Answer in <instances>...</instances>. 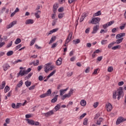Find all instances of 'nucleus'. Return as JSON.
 Returning a JSON list of instances; mask_svg holds the SVG:
<instances>
[{
    "label": "nucleus",
    "instance_id": "1",
    "mask_svg": "<svg viewBox=\"0 0 126 126\" xmlns=\"http://www.w3.org/2000/svg\"><path fill=\"white\" fill-rule=\"evenodd\" d=\"M117 96H118V100H120L122 97L125 96V93L124 92L123 87H120L117 91H114L113 92V99H117Z\"/></svg>",
    "mask_w": 126,
    "mask_h": 126
},
{
    "label": "nucleus",
    "instance_id": "2",
    "mask_svg": "<svg viewBox=\"0 0 126 126\" xmlns=\"http://www.w3.org/2000/svg\"><path fill=\"white\" fill-rule=\"evenodd\" d=\"M32 69L31 68H28L26 70L23 71L22 70H20L19 73L17 74L18 77H19L20 75L21 76H23V75H25V74H28L30 71H31Z\"/></svg>",
    "mask_w": 126,
    "mask_h": 126
},
{
    "label": "nucleus",
    "instance_id": "3",
    "mask_svg": "<svg viewBox=\"0 0 126 126\" xmlns=\"http://www.w3.org/2000/svg\"><path fill=\"white\" fill-rule=\"evenodd\" d=\"M52 64V63H48L46 64L44 67V71L46 73H48L49 71V70H53V68H54V67L52 65H51Z\"/></svg>",
    "mask_w": 126,
    "mask_h": 126
},
{
    "label": "nucleus",
    "instance_id": "4",
    "mask_svg": "<svg viewBox=\"0 0 126 126\" xmlns=\"http://www.w3.org/2000/svg\"><path fill=\"white\" fill-rule=\"evenodd\" d=\"M100 20H101V19L98 17L93 18L89 23H91L92 24H98V23L100 22Z\"/></svg>",
    "mask_w": 126,
    "mask_h": 126
},
{
    "label": "nucleus",
    "instance_id": "5",
    "mask_svg": "<svg viewBox=\"0 0 126 126\" xmlns=\"http://www.w3.org/2000/svg\"><path fill=\"white\" fill-rule=\"evenodd\" d=\"M126 119L124 118L123 117H119L116 121V125L117 126H118V125H120V124H122V123H124V122H126Z\"/></svg>",
    "mask_w": 126,
    "mask_h": 126
},
{
    "label": "nucleus",
    "instance_id": "6",
    "mask_svg": "<svg viewBox=\"0 0 126 126\" xmlns=\"http://www.w3.org/2000/svg\"><path fill=\"white\" fill-rule=\"evenodd\" d=\"M105 106L106 107L107 112H111L112 111V109H113V106L110 103H106Z\"/></svg>",
    "mask_w": 126,
    "mask_h": 126
},
{
    "label": "nucleus",
    "instance_id": "7",
    "mask_svg": "<svg viewBox=\"0 0 126 126\" xmlns=\"http://www.w3.org/2000/svg\"><path fill=\"white\" fill-rule=\"evenodd\" d=\"M99 24L98 25H96V26H94L93 28V31L92 32V34H95V33H97V32L98 30H99Z\"/></svg>",
    "mask_w": 126,
    "mask_h": 126
},
{
    "label": "nucleus",
    "instance_id": "8",
    "mask_svg": "<svg viewBox=\"0 0 126 126\" xmlns=\"http://www.w3.org/2000/svg\"><path fill=\"white\" fill-rule=\"evenodd\" d=\"M17 23V22H16V21H14L13 22L10 23L8 25H7L6 28L7 29H9V28L13 27V26H14V25H15V24H16Z\"/></svg>",
    "mask_w": 126,
    "mask_h": 126
},
{
    "label": "nucleus",
    "instance_id": "9",
    "mask_svg": "<svg viewBox=\"0 0 126 126\" xmlns=\"http://www.w3.org/2000/svg\"><path fill=\"white\" fill-rule=\"evenodd\" d=\"M125 36H126V33H120L116 35V39H120L123 38V37H125Z\"/></svg>",
    "mask_w": 126,
    "mask_h": 126
},
{
    "label": "nucleus",
    "instance_id": "10",
    "mask_svg": "<svg viewBox=\"0 0 126 126\" xmlns=\"http://www.w3.org/2000/svg\"><path fill=\"white\" fill-rule=\"evenodd\" d=\"M44 114L45 117H50V116H52V115H54V113L53 110H51Z\"/></svg>",
    "mask_w": 126,
    "mask_h": 126
},
{
    "label": "nucleus",
    "instance_id": "11",
    "mask_svg": "<svg viewBox=\"0 0 126 126\" xmlns=\"http://www.w3.org/2000/svg\"><path fill=\"white\" fill-rule=\"evenodd\" d=\"M2 67L4 71H6L10 67V66L7 63H5L3 65Z\"/></svg>",
    "mask_w": 126,
    "mask_h": 126
},
{
    "label": "nucleus",
    "instance_id": "12",
    "mask_svg": "<svg viewBox=\"0 0 126 126\" xmlns=\"http://www.w3.org/2000/svg\"><path fill=\"white\" fill-rule=\"evenodd\" d=\"M59 7V4H58V3H55L53 5V12L54 13H56V12H57V10L58 9V8Z\"/></svg>",
    "mask_w": 126,
    "mask_h": 126
},
{
    "label": "nucleus",
    "instance_id": "13",
    "mask_svg": "<svg viewBox=\"0 0 126 126\" xmlns=\"http://www.w3.org/2000/svg\"><path fill=\"white\" fill-rule=\"evenodd\" d=\"M71 37H72V32H70L66 39V43H69Z\"/></svg>",
    "mask_w": 126,
    "mask_h": 126
},
{
    "label": "nucleus",
    "instance_id": "14",
    "mask_svg": "<svg viewBox=\"0 0 126 126\" xmlns=\"http://www.w3.org/2000/svg\"><path fill=\"white\" fill-rule=\"evenodd\" d=\"M63 63V59L62 58H59L56 61L57 65H61Z\"/></svg>",
    "mask_w": 126,
    "mask_h": 126
},
{
    "label": "nucleus",
    "instance_id": "15",
    "mask_svg": "<svg viewBox=\"0 0 126 126\" xmlns=\"http://www.w3.org/2000/svg\"><path fill=\"white\" fill-rule=\"evenodd\" d=\"M34 23V20L32 19H28L26 21V24L27 25L28 24H33Z\"/></svg>",
    "mask_w": 126,
    "mask_h": 126
},
{
    "label": "nucleus",
    "instance_id": "16",
    "mask_svg": "<svg viewBox=\"0 0 126 126\" xmlns=\"http://www.w3.org/2000/svg\"><path fill=\"white\" fill-rule=\"evenodd\" d=\"M59 97V95H56L54 97L51 99V103H56L57 101H58V97Z\"/></svg>",
    "mask_w": 126,
    "mask_h": 126
},
{
    "label": "nucleus",
    "instance_id": "17",
    "mask_svg": "<svg viewBox=\"0 0 126 126\" xmlns=\"http://www.w3.org/2000/svg\"><path fill=\"white\" fill-rule=\"evenodd\" d=\"M40 14H41V11L38 10L34 13V15L36 18H40Z\"/></svg>",
    "mask_w": 126,
    "mask_h": 126
},
{
    "label": "nucleus",
    "instance_id": "18",
    "mask_svg": "<svg viewBox=\"0 0 126 126\" xmlns=\"http://www.w3.org/2000/svg\"><path fill=\"white\" fill-rule=\"evenodd\" d=\"M56 39L57 37L56 36H52L49 42V44H52V43H53V42H55V41H56Z\"/></svg>",
    "mask_w": 126,
    "mask_h": 126
},
{
    "label": "nucleus",
    "instance_id": "19",
    "mask_svg": "<svg viewBox=\"0 0 126 126\" xmlns=\"http://www.w3.org/2000/svg\"><path fill=\"white\" fill-rule=\"evenodd\" d=\"M27 121L29 125H31V126H34V121L33 120L27 119Z\"/></svg>",
    "mask_w": 126,
    "mask_h": 126
},
{
    "label": "nucleus",
    "instance_id": "20",
    "mask_svg": "<svg viewBox=\"0 0 126 126\" xmlns=\"http://www.w3.org/2000/svg\"><path fill=\"white\" fill-rule=\"evenodd\" d=\"M80 105H81L82 107L86 106V101L84 99L81 100L80 101Z\"/></svg>",
    "mask_w": 126,
    "mask_h": 126
},
{
    "label": "nucleus",
    "instance_id": "21",
    "mask_svg": "<svg viewBox=\"0 0 126 126\" xmlns=\"http://www.w3.org/2000/svg\"><path fill=\"white\" fill-rule=\"evenodd\" d=\"M123 40H124V38H120V39H118L116 40V42L115 41V44H121L123 42Z\"/></svg>",
    "mask_w": 126,
    "mask_h": 126
},
{
    "label": "nucleus",
    "instance_id": "22",
    "mask_svg": "<svg viewBox=\"0 0 126 126\" xmlns=\"http://www.w3.org/2000/svg\"><path fill=\"white\" fill-rule=\"evenodd\" d=\"M70 96L71 95H70L68 93L67 94H65L63 96L62 100H64V99H65V98H67V97L69 98Z\"/></svg>",
    "mask_w": 126,
    "mask_h": 126
},
{
    "label": "nucleus",
    "instance_id": "23",
    "mask_svg": "<svg viewBox=\"0 0 126 126\" xmlns=\"http://www.w3.org/2000/svg\"><path fill=\"white\" fill-rule=\"evenodd\" d=\"M102 122H103V118H99L98 120H97L96 122V125H98L99 126H100V125H101V123H102Z\"/></svg>",
    "mask_w": 126,
    "mask_h": 126
},
{
    "label": "nucleus",
    "instance_id": "24",
    "mask_svg": "<svg viewBox=\"0 0 126 126\" xmlns=\"http://www.w3.org/2000/svg\"><path fill=\"white\" fill-rule=\"evenodd\" d=\"M4 87H5V81H3L2 82V85H1L0 86V89L2 90V89H3V88H4Z\"/></svg>",
    "mask_w": 126,
    "mask_h": 126
},
{
    "label": "nucleus",
    "instance_id": "25",
    "mask_svg": "<svg viewBox=\"0 0 126 126\" xmlns=\"http://www.w3.org/2000/svg\"><path fill=\"white\" fill-rule=\"evenodd\" d=\"M115 44H116V42H115V41H113V42L110 43L108 45V49H111V48H112V47H113V46H114V45H115Z\"/></svg>",
    "mask_w": 126,
    "mask_h": 126
},
{
    "label": "nucleus",
    "instance_id": "26",
    "mask_svg": "<svg viewBox=\"0 0 126 126\" xmlns=\"http://www.w3.org/2000/svg\"><path fill=\"white\" fill-rule=\"evenodd\" d=\"M118 49H121V46L120 45H116L115 46L112 47V50H118Z\"/></svg>",
    "mask_w": 126,
    "mask_h": 126
},
{
    "label": "nucleus",
    "instance_id": "27",
    "mask_svg": "<svg viewBox=\"0 0 126 126\" xmlns=\"http://www.w3.org/2000/svg\"><path fill=\"white\" fill-rule=\"evenodd\" d=\"M20 43H21V39L20 38H17L15 41V45H18Z\"/></svg>",
    "mask_w": 126,
    "mask_h": 126
},
{
    "label": "nucleus",
    "instance_id": "28",
    "mask_svg": "<svg viewBox=\"0 0 126 126\" xmlns=\"http://www.w3.org/2000/svg\"><path fill=\"white\" fill-rule=\"evenodd\" d=\"M60 109H61V105L60 104H57L55 107V110L56 111V112H57V111H59V110H60Z\"/></svg>",
    "mask_w": 126,
    "mask_h": 126
},
{
    "label": "nucleus",
    "instance_id": "29",
    "mask_svg": "<svg viewBox=\"0 0 126 126\" xmlns=\"http://www.w3.org/2000/svg\"><path fill=\"white\" fill-rule=\"evenodd\" d=\"M10 88L8 86H6L5 88H4V92L5 93H7L8 92L9 90H10Z\"/></svg>",
    "mask_w": 126,
    "mask_h": 126
},
{
    "label": "nucleus",
    "instance_id": "30",
    "mask_svg": "<svg viewBox=\"0 0 126 126\" xmlns=\"http://www.w3.org/2000/svg\"><path fill=\"white\" fill-rule=\"evenodd\" d=\"M12 55H13V51H9L6 54V55L7 56V57H10V56H12Z\"/></svg>",
    "mask_w": 126,
    "mask_h": 126
},
{
    "label": "nucleus",
    "instance_id": "31",
    "mask_svg": "<svg viewBox=\"0 0 126 126\" xmlns=\"http://www.w3.org/2000/svg\"><path fill=\"white\" fill-rule=\"evenodd\" d=\"M73 42H74V44L75 45H76L77 44H79V43H80V39H77L76 40H73Z\"/></svg>",
    "mask_w": 126,
    "mask_h": 126
},
{
    "label": "nucleus",
    "instance_id": "32",
    "mask_svg": "<svg viewBox=\"0 0 126 126\" xmlns=\"http://www.w3.org/2000/svg\"><path fill=\"white\" fill-rule=\"evenodd\" d=\"M45 94L47 95V96H50V95L52 94V90L49 89L45 93Z\"/></svg>",
    "mask_w": 126,
    "mask_h": 126
},
{
    "label": "nucleus",
    "instance_id": "33",
    "mask_svg": "<svg viewBox=\"0 0 126 126\" xmlns=\"http://www.w3.org/2000/svg\"><path fill=\"white\" fill-rule=\"evenodd\" d=\"M22 84H23V81L21 80L19 82L18 84L17 85V86H18V87L19 88L22 86Z\"/></svg>",
    "mask_w": 126,
    "mask_h": 126
},
{
    "label": "nucleus",
    "instance_id": "34",
    "mask_svg": "<svg viewBox=\"0 0 126 126\" xmlns=\"http://www.w3.org/2000/svg\"><path fill=\"white\" fill-rule=\"evenodd\" d=\"M88 124V119L85 118L84 122H83V125L84 126H87Z\"/></svg>",
    "mask_w": 126,
    "mask_h": 126
},
{
    "label": "nucleus",
    "instance_id": "35",
    "mask_svg": "<svg viewBox=\"0 0 126 126\" xmlns=\"http://www.w3.org/2000/svg\"><path fill=\"white\" fill-rule=\"evenodd\" d=\"M31 82L27 81L25 82V84L27 86V87H29V86L31 85Z\"/></svg>",
    "mask_w": 126,
    "mask_h": 126
},
{
    "label": "nucleus",
    "instance_id": "36",
    "mask_svg": "<svg viewBox=\"0 0 126 126\" xmlns=\"http://www.w3.org/2000/svg\"><path fill=\"white\" fill-rule=\"evenodd\" d=\"M101 45H106V44H108V40H102L101 41Z\"/></svg>",
    "mask_w": 126,
    "mask_h": 126
},
{
    "label": "nucleus",
    "instance_id": "37",
    "mask_svg": "<svg viewBox=\"0 0 126 126\" xmlns=\"http://www.w3.org/2000/svg\"><path fill=\"white\" fill-rule=\"evenodd\" d=\"M22 63V60L20 59L17 60L13 63V64H16V63Z\"/></svg>",
    "mask_w": 126,
    "mask_h": 126
},
{
    "label": "nucleus",
    "instance_id": "38",
    "mask_svg": "<svg viewBox=\"0 0 126 126\" xmlns=\"http://www.w3.org/2000/svg\"><path fill=\"white\" fill-rule=\"evenodd\" d=\"M32 75H33V73L31 72L29 74H28L27 76H26V79H29L30 77H31Z\"/></svg>",
    "mask_w": 126,
    "mask_h": 126
},
{
    "label": "nucleus",
    "instance_id": "39",
    "mask_svg": "<svg viewBox=\"0 0 126 126\" xmlns=\"http://www.w3.org/2000/svg\"><path fill=\"white\" fill-rule=\"evenodd\" d=\"M63 15H64V13H59L58 15V18H59V19H62V18L63 17Z\"/></svg>",
    "mask_w": 126,
    "mask_h": 126
},
{
    "label": "nucleus",
    "instance_id": "40",
    "mask_svg": "<svg viewBox=\"0 0 126 126\" xmlns=\"http://www.w3.org/2000/svg\"><path fill=\"white\" fill-rule=\"evenodd\" d=\"M113 70H114V68H113L112 66H109L107 69L108 72H112Z\"/></svg>",
    "mask_w": 126,
    "mask_h": 126
},
{
    "label": "nucleus",
    "instance_id": "41",
    "mask_svg": "<svg viewBox=\"0 0 126 126\" xmlns=\"http://www.w3.org/2000/svg\"><path fill=\"white\" fill-rule=\"evenodd\" d=\"M99 15H101V11H98L94 14V16H99Z\"/></svg>",
    "mask_w": 126,
    "mask_h": 126
},
{
    "label": "nucleus",
    "instance_id": "42",
    "mask_svg": "<svg viewBox=\"0 0 126 126\" xmlns=\"http://www.w3.org/2000/svg\"><path fill=\"white\" fill-rule=\"evenodd\" d=\"M35 41H36V38L32 39L30 43V46H33L35 44Z\"/></svg>",
    "mask_w": 126,
    "mask_h": 126
},
{
    "label": "nucleus",
    "instance_id": "43",
    "mask_svg": "<svg viewBox=\"0 0 126 126\" xmlns=\"http://www.w3.org/2000/svg\"><path fill=\"white\" fill-rule=\"evenodd\" d=\"M126 23H125L123 26H121L120 27V29H121V30H124V29H125V28H126Z\"/></svg>",
    "mask_w": 126,
    "mask_h": 126
},
{
    "label": "nucleus",
    "instance_id": "44",
    "mask_svg": "<svg viewBox=\"0 0 126 126\" xmlns=\"http://www.w3.org/2000/svg\"><path fill=\"white\" fill-rule=\"evenodd\" d=\"M115 23V21H110L109 22L107 23V25L108 26H111V25H113V24H114Z\"/></svg>",
    "mask_w": 126,
    "mask_h": 126
},
{
    "label": "nucleus",
    "instance_id": "45",
    "mask_svg": "<svg viewBox=\"0 0 126 126\" xmlns=\"http://www.w3.org/2000/svg\"><path fill=\"white\" fill-rule=\"evenodd\" d=\"M89 71H90V67L88 66L87 67V68L86 69L85 72L86 73H89Z\"/></svg>",
    "mask_w": 126,
    "mask_h": 126
},
{
    "label": "nucleus",
    "instance_id": "46",
    "mask_svg": "<svg viewBox=\"0 0 126 126\" xmlns=\"http://www.w3.org/2000/svg\"><path fill=\"white\" fill-rule=\"evenodd\" d=\"M48 95L46 94V93L43 94H41L39 97L40 98H45V97H47Z\"/></svg>",
    "mask_w": 126,
    "mask_h": 126
},
{
    "label": "nucleus",
    "instance_id": "47",
    "mask_svg": "<svg viewBox=\"0 0 126 126\" xmlns=\"http://www.w3.org/2000/svg\"><path fill=\"white\" fill-rule=\"evenodd\" d=\"M60 96H63V94H64V92L63 91V90H60Z\"/></svg>",
    "mask_w": 126,
    "mask_h": 126
},
{
    "label": "nucleus",
    "instance_id": "48",
    "mask_svg": "<svg viewBox=\"0 0 126 126\" xmlns=\"http://www.w3.org/2000/svg\"><path fill=\"white\" fill-rule=\"evenodd\" d=\"M98 105H99V102H95L93 105V107H94V108H97V107H98Z\"/></svg>",
    "mask_w": 126,
    "mask_h": 126
},
{
    "label": "nucleus",
    "instance_id": "49",
    "mask_svg": "<svg viewBox=\"0 0 126 126\" xmlns=\"http://www.w3.org/2000/svg\"><path fill=\"white\" fill-rule=\"evenodd\" d=\"M21 47H22V45L21 44H19V45H17L15 48L16 51H17V50H18L19 49H20Z\"/></svg>",
    "mask_w": 126,
    "mask_h": 126
},
{
    "label": "nucleus",
    "instance_id": "50",
    "mask_svg": "<svg viewBox=\"0 0 126 126\" xmlns=\"http://www.w3.org/2000/svg\"><path fill=\"white\" fill-rule=\"evenodd\" d=\"M57 46H58V44H57V43H53L51 46V48L52 49H55Z\"/></svg>",
    "mask_w": 126,
    "mask_h": 126
},
{
    "label": "nucleus",
    "instance_id": "51",
    "mask_svg": "<svg viewBox=\"0 0 126 126\" xmlns=\"http://www.w3.org/2000/svg\"><path fill=\"white\" fill-rule=\"evenodd\" d=\"M99 117H100V114L99 113H97L94 116V120H97V119L99 118Z\"/></svg>",
    "mask_w": 126,
    "mask_h": 126
},
{
    "label": "nucleus",
    "instance_id": "52",
    "mask_svg": "<svg viewBox=\"0 0 126 126\" xmlns=\"http://www.w3.org/2000/svg\"><path fill=\"white\" fill-rule=\"evenodd\" d=\"M44 78V77L42 75H39L38 76V80H39V81H42V80H43Z\"/></svg>",
    "mask_w": 126,
    "mask_h": 126
},
{
    "label": "nucleus",
    "instance_id": "53",
    "mask_svg": "<svg viewBox=\"0 0 126 126\" xmlns=\"http://www.w3.org/2000/svg\"><path fill=\"white\" fill-rule=\"evenodd\" d=\"M87 114L86 113H83L80 116V119L81 120V119H83L86 116Z\"/></svg>",
    "mask_w": 126,
    "mask_h": 126
},
{
    "label": "nucleus",
    "instance_id": "54",
    "mask_svg": "<svg viewBox=\"0 0 126 126\" xmlns=\"http://www.w3.org/2000/svg\"><path fill=\"white\" fill-rule=\"evenodd\" d=\"M12 46V41H10L9 44L6 46V48H10Z\"/></svg>",
    "mask_w": 126,
    "mask_h": 126
},
{
    "label": "nucleus",
    "instance_id": "55",
    "mask_svg": "<svg viewBox=\"0 0 126 126\" xmlns=\"http://www.w3.org/2000/svg\"><path fill=\"white\" fill-rule=\"evenodd\" d=\"M59 12H63V7H61L58 9Z\"/></svg>",
    "mask_w": 126,
    "mask_h": 126
},
{
    "label": "nucleus",
    "instance_id": "56",
    "mask_svg": "<svg viewBox=\"0 0 126 126\" xmlns=\"http://www.w3.org/2000/svg\"><path fill=\"white\" fill-rule=\"evenodd\" d=\"M109 26H108V24L106 23L103 25V29H107L108 28Z\"/></svg>",
    "mask_w": 126,
    "mask_h": 126
},
{
    "label": "nucleus",
    "instance_id": "57",
    "mask_svg": "<svg viewBox=\"0 0 126 126\" xmlns=\"http://www.w3.org/2000/svg\"><path fill=\"white\" fill-rule=\"evenodd\" d=\"M35 86H35V85H33V86H31V87L29 88V90H33V89H35Z\"/></svg>",
    "mask_w": 126,
    "mask_h": 126
},
{
    "label": "nucleus",
    "instance_id": "58",
    "mask_svg": "<svg viewBox=\"0 0 126 126\" xmlns=\"http://www.w3.org/2000/svg\"><path fill=\"white\" fill-rule=\"evenodd\" d=\"M82 16H83V17H84L85 18V17H87V16H88V14H87V13H83L82 15Z\"/></svg>",
    "mask_w": 126,
    "mask_h": 126
},
{
    "label": "nucleus",
    "instance_id": "59",
    "mask_svg": "<svg viewBox=\"0 0 126 126\" xmlns=\"http://www.w3.org/2000/svg\"><path fill=\"white\" fill-rule=\"evenodd\" d=\"M104 32H105V33H107V32H108V30H100V33H101V34H102V33H104Z\"/></svg>",
    "mask_w": 126,
    "mask_h": 126
},
{
    "label": "nucleus",
    "instance_id": "60",
    "mask_svg": "<svg viewBox=\"0 0 126 126\" xmlns=\"http://www.w3.org/2000/svg\"><path fill=\"white\" fill-rule=\"evenodd\" d=\"M124 85V81H121L118 83V86H123Z\"/></svg>",
    "mask_w": 126,
    "mask_h": 126
},
{
    "label": "nucleus",
    "instance_id": "61",
    "mask_svg": "<svg viewBox=\"0 0 126 126\" xmlns=\"http://www.w3.org/2000/svg\"><path fill=\"white\" fill-rule=\"evenodd\" d=\"M42 68H43V66L42 65H39L37 67V70L38 71H40V70H41V69H42Z\"/></svg>",
    "mask_w": 126,
    "mask_h": 126
},
{
    "label": "nucleus",
    "instance_id": "62",
    "mask_svg": "<svg viewBox=\"0 0 126 126\" xmlns=\"http://www.w3.org/2000/svg\"><path fill=\"white\" fill-rule=\"evenodd\" d=\"M117 31H118V30H117V28H113L111 31L112 33H116V32H117Z\"/></svg>",
    "mask_w": 126,
    "mask_h": 126
},
{
    "label": "nucleus",
    "instance_id": "63",
    "mask_svg": "<svg viewBox=\"0 0 126 126\" xmlns=\"http://www.w3.org/2000/svg\"><path fill=\"white\" fill-rule=\"evenodd\" d=\"M38 64H39V60H37L36 61V63H34V66H36L37 65H38Z\"/></svg>",
    "mask_w": 126,
    "mask_h": 126
},
{
    "label": "nucleus",
    "instance_id": "64",
    "mask_svg": "<svg viewBox=\"0 0 126 126\" xmlns=\"http://www.w3.org/2000/svg\"><path fill=\"white\" fill-rule=\"evenodd\" d=\"M68 94L71 96V94H73V89H71L70 91L69 92Z\"/></svg>",
    "mask_w": 126,
    "mask_h": 126
}]
</instances>
